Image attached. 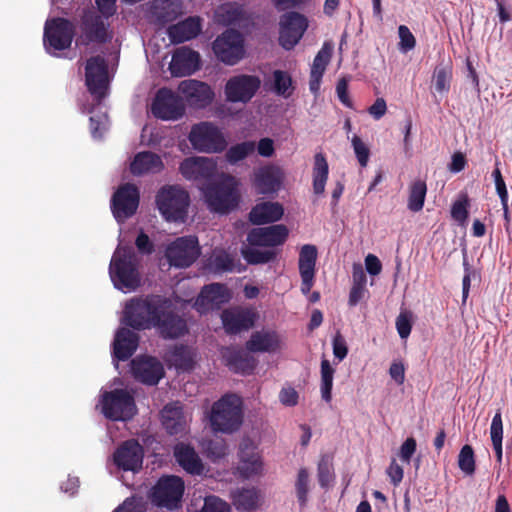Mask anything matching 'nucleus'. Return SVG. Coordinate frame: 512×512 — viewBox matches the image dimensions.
Here are the masks:
<instances>
[{
    "label": "nucleus",
    "mask_w": 512,
    "mask_h": 512,
    "mask_svg": "<svg viewBox=\"0 0 512 512\" xmlns=\"http://www.w3.org/2000/svg\"><path fill=\"white\" fill-rule=\"evenodd\" d=\"M239 182L232 175H224L203 188L204 200L211 212L228 214L240 201Z\"/></svg>",
    "instance_id": "f257e3e1"
},
{
    "label": "nucleus",
    "mask_w": 512,
    "mask_h": 512,
    "mask_svg": "<svg viewBox=\"0 0 512 512\" xmlns=\"http://www.w3.org/2000/svg\"><path fill=\"white\" fill-rule=\"evenodd\" d=\"M162 303H165V297L161 295L134 297L125 305L123 322L137 331L151 329L159 310L163 308Z\"/></svg>",
    "instance_id": "f03ea898"
},
{
    "label": "nucleus",
    "mask_w": 512,
    "mask_h": 512,
    "mask_svg": "<svg viewBox=\"0 0 512 512\" xmlns=\"http://www.w3.org/2000/svg\"><path fill=\"white\" fill-rule=\"evenodd\" d=\"M109 272L114 286L119 290L133 291L140 286L138 259L131 247H123L114 254Z\"/></svg>",
    "instance_id": "7ed1b4c3"
},
{
    "label": "nucleus",
    "mask_w": 512,
    "mask_h": 512,
    "mask_svg": "<svg viewBox=\"0 0 512 512\" xmlns=\"http://www.w3.org/2000/svg\"><path fill=\"white\" fill-rule=\"evenodd\" d=\"M242 422V402L237 395H225L213 404L210 423L214 431L233 433L240 428Z\"/></svg>",
    "instance_id": "20e7f679"
},
{
    "label": "nucleus",
    "mask_w": 512,
    "mask_h": 512,
    "mask_svg": "<svg viewBox=\"0 0 512 512\" xmlns=\"http://www.w3.org/2000/svg\"><path fill=\"white\" fill-rule=\"evenodd\" d=\"M157 208L168 222H184L190 205L189 193L178 185L163 186L156 194Z\"/></svg>",
    "instance_id": "39448f33"
},
{
    "label": "nucleus",
    "mask_w": 512,
    "mask_h": 512,
    "mask_svg": "<svg viewBox=\"0 0 512 512\" xmlns=\"http://www.w3.org/2000/svg\"><path fill=\"white\" fill-rule=\"evenodd\" d=\"M112 39L109 23L104 16L96 11L84 10L80 18L77 46L88 47L91 44L101 45Z\"/></svg>",
    "instance_id": "423d86ee"
},
{
    "label": "nucleus",
    "mask_w": 512,
    "mask_h": 512,
    "mask_svg": "<svg viewBox=\"0 0 512 512\" xmlns=\"http://www.w3.org/2000/svg\"><path fill=\"white\" fill-rule=\"evenodd\" d=\"M102 412L110 420H130L137 413L133 394L127 389L116 388L102 395Z\"/></svg>",
    "instance_id": "0eeeda50"
},
{
    "label": "nucleus",
    "mask_w": 512,
    "mask_h": 512,
    "mask_svg": "<svg viewBox=\"0 0 512 512\" xmlns=\"http://www.w3.org/2000/svg\"><path fill=\"white\" fill-rule=\"evenodd\" d=\"M184 489L185 485L182 478L175 475H164L158 479L151 489V502L160 508L176 509L181 503Z\"/></svg>",
    "instance_id": "6e6552de"
},
{
    "label": "nucleus",
    "mask_w": 512,
    "mask_h": 512,
    "mask_svg": "<svg viewBox=\"0 0 512 512\" xmlns=\"http://www.w3.org/2000/svg\"><path fill=\"white\" fill-rule=\"evenodd\" d=\"M192 147L205 153H219L227 146L226 139L220 129L211 122H200L191 127L188 135Z\"/></svg>",
    "instance_id": "1a4fd4ad"
},
{
    "label": "nucleus",
    "mask_w": 512,
    "mask_h": 512,
    "mask_svg": "<svg viewBox=\"0 0 512 512\" xmlns=\"http://www.w3.org/2000/svg\"><path fill=\"white\" fill-rule=\"evenodd\" d=\"M75 36L74 24L62 17L48 19L44 26L43 43L48 53L64 51L71 47Z\"/></svg>",
    "instance_id": "9d476101"
},
{
    "label": "nucleus",
    "mask_w": 512,
    "mask_h": 512,
    "mask_svg": "<svg viewBox=\"0 0 512 512\" xmlns=\"http://www.w3.org/2000/svg\"><path fill=\"white\" fill-rule=\"evenodd\" d=\"M212 49L221 62L235 65L244 57V38L240 32L228 29L215 39Z\"/></svg>",
    "instance_id": "9b49d317"
},
{
    "label": "nucleus",
    "mask_w": 512,
    "mask_h": 512,
    "mask_svg": "<svg viewBox=\"0 0 512 512\" xmlns=\"http://www.w3.org/2000/svg\"><path fill=\"white\" fill-rule=\"evenodd\" d=\"M201 249L196 236L178 237L166 249V257L171 266L190 267L200 256Z\"/></svg>",
    "instance_id": "f8f14e48"
},
{
    "label": "nucleus",
    "mask_w": 512,
    "mask_h": 512,
    "mask_svg": "<svg viewBox=\"0 0 512 512\" xmlns=\"http://www.w3.org/2000/svg\"><path fill=\"white\" fill-rule=\"evenodd\" d=\"M162 307L152 328H156L163 339H177L184 336L188 331L187 323L177 314L172 301L165 297Z\"/></svg>",
    "instance_id": "ddd939ff"
},
{
    "label": "nucleus",
    "mask_w": 512,
    "mask_h": 512,
    "mask_svg": "<svg viewBox=\"0 0 512 512\" xmlns=\"http://www.w3.org/2000/svg\"><path fill=\"white\" fill-rule=\"evenodd\" d=\"M308 28V19L299 12H286L279 21V44L286 50L293 49Z\"/></svg>",
    "instance_id": "4468645a"
},
{
    "label": "nucleus",
    "mask_w": 512,
    "mask_h": 512,
    "mask_svg": "<svg viewBox=\"0 0 512 512\" xmlns=\"http://www.w3.org/2000/svg\"><path fill=\"white\" fill-rule=\"evenodd\" d=\"M85 83L88 91L96 98L97 102H101L106 96L108 88V67L102 56H92L87 60Z\"/></svg>",
    "instance_id": "2eb2a0df"
},
{
    "label": "nucleus",
    "mask_w": 512,
    "mask_h": 512,
    "mask_svg": "<svg viewBox=\"0 0 512 512\" xmlns=\"http://www.w3.org/2000/svg\"><path fill=\"white\" fill-rule=\"evenodd\" d=\"M140 193L134 184L126 183L121 185L113 194L111 199V210L118 222L132 217L139 206Z\"/></svg>",
    "instance_id": "dca6fc26"
},
{
    "label": "nucleus",
    "mask_w": 512,
    "mask_h": 512,
    "mask_svg": "<svg viewBox=\"0 0 512 512\" xmlns=\"http://www.w3.org/2000/svg\"><path fill=\"white\" fill-rule=\"evenodd\" d=\"M151 112L157 119L178 120L185 113V105L183 99L172 90L161 88L152 102Z\"/></svg>",
    "instance_id": "f3484780"
},
{
    "label": "nucleus",
    "mask_w": 512,
    "mask_h": 512,
    "mask_svg": "<svg viewBox=\"0 0 512 512\" xmlns=\"http://www.w3.org/2000/svg\"><path fill=\"white\" fill-rule=\"evenodd\" d=\"M261 80L255 75H237L231 77L225 85V95L229 102L250 101L260 88Z\"/></svg>",
    "instance_id": "a211bd4d"
},
{
    "label": "nucleus",
    "mask_w": 512,
    "mask_h": 512,
    "mask_svg": "<svg viewBox=\"0 0 512 512\" xmlns=\"http://www.w3.org/2000/svg\"><path fill=\"white\" fill-rule=\"evenodd\" d=\"M130 365L134 379L146 385H157L165 375L162 363L155 357L137 356Z\"/></svg>",
    "instance_id": "6ab92c4d"
},
{
    "label": "nucleus",
    "mask_w": 512,
    "mask_h": 512,
    "mask_svg": "<svg viewBox=\"0 0 512 512\" xmlns=\"http://www.w3.org/2000/svg\"><path fill=\"white\" fill-rule=\"evenodd\" d=\"M144 449L136 439L124 441L114 452L115 465L123 471L138 472L142 468Z\"/></svg>",
    "instance_id": "aec40b11"
},
{
    "label": "nucleus",
    "mask_w": 512,
    "mask_h": 512,
    "mask_svg": "<svg viewBox=\"0 0 512 512\" xmlns=\"http://www.w3.org/2000/svg\"><path fill=\"white\" fill-rule=\"evenodd\" d=\"M239 464L238 472L245 478L260 475L263 471V461L258 452L257 446L249 439L241 441L238 451Z\"/></svg>",
    "instance_id": "412c9836"
},
{
    "label": "nucleus",
    "mask_w": 512,
    "mask_h": 512,
    "mask_svg": "<svg viewBox=\"0 0 512 512\" xmlns=\"http://www.w3.org/2000/svg\"><path fill=\"white\" fill-rule=\"evenodd\" d=\"M179 93L182 94L189 106L194 108L207 107L214 98V92L205 82L187 79L180 82Z\"/></svg>",
    "instance_id": "4be33fe9"
},
{
    "label": "nucleus",
    "mask_w": 512,
    "mask_h": 512,
    "mask_svg": "<svg viewBox=\"0 0 512 512\" xmlns=\"http://www.w3.org/2000/svg\"><path fill=\"white\" fill-rule=\"evenodd\" d=\"M216 163L213 159L202 156L185 158L179 166L181 175L189 181L208 180L216 173Z\"/></svg>",
    "instance_id": "5701e85b"
},
{
    "label": "nucleus",
    "mask_w": 512,
    "mask_h": 512,
    "mask_svg": "<svg viewBox=\"0 0 512 512\" xmlns=\"http://www.w3.org/2000/svg\"><path fill=\"white\" fill-rule=\"evenodd\" d=\"M317 248L312 244L301 247L298 259V268L301 277V292L309 294L315 283V266L317 261Z\"/></svg>",
    "instance_id": "b1692460"
},
{
    "label": "nucleus",
    "mask_w": 512,
    "mask_h": 512,
    "mask_svg": "<svg viewBox=\"0 0 512 512\" xmlns=\"http://www.w3.org/2000/svg\"><path fill=\"white\" fill-rule=\"evenodd\" d=\"M201 60L198 52L188 48L180 47L172 55L169 70L174 77L189 76L200 69Z\"/></svg>",
    "instance_id": "393cba45"
},
{
    "label": "nucleus",
    "mask_w": 512,
    "mask_h": 512,
    "mask_svg": "<svg viewBox=\"0 0 512 512\" xmlns=\"http://www.w3.org/2000/svg\"><path fill=\"white\" fill-rule=\"evenodd\" d=\"M288 233L287 227L283 224L253 228L247 234V241L252 246H278L286 241Z\"/></svg>",
    "instance_id": "a878e982"
},
{
    "label": "nucleus",
    "mask_w": 512,
    "mask_h": 512,
    "mask_svg": "<svg viewBox=\"0 0 512 512\" xmlns=\"http://www.w3.org/2000/svg\"><path fill=\"white\" fill-rule=\"evenodd\" d=\"M223 327L228 334H237L249 330L256 320V313L252 309H230L221 314Z\"/></svg>",
    "instance_id": "bb28decb"
},
{
    "label": "nucleus",
    "mask_w": 512,
    "mask_h": 512,
    "mask_svg": "<svg viewBox=\"0 0 512 512\" xmlns=\"http://www.w3.org/2000/svg\"><path fill=\"white\" fill-rule=\"evenodd\" d=\"M139 339V335L128 328L118 329L113 341V359L117 361L128 360L137 350Z\"/></svg>",
    "instance_id": "cd10ccee"
},
{
    "label": "nucleus",
    "mask_w": 512,
    "mask_h": 512,
    "mask_svg": "<svg viewBox=\"0 0 512 512\" xmlns=\"http://www.w3.org/2000/svg\"><path fill=\"white\" fill-rule=\"evenodd\" d=\"M173 454L176 462L187 473L191 475H201L203 473V462L191 445L178 443L174 447Z\"/></svg>",
    "instance_id": "c85d7f7f"
},
{
    "label": "nucleus",
    "mask_w": 512,
    "mask_h": 512,
    "mask_svg": "<svg viewBox=\"0 0 512 512\" xmlns=\"http://www.w3.org/2000/svg\"><path fill=\"white\" fill-rule=\"evenodd\" d=\"M201 30V19L196 16H190L183 21L169 26L167 33L172 43L179 44L196 38Z\"/></svg>",
    "instance_id": "c756f323"
},
{
    "label": "nucleus",
    "mask_w": 512,
    "mask_h": 512,
    "mask_svg": "<svg viewBox=\"0 0 512 512\" xmlns=\"http://www.w3.org/2000/svg\"><path fill=\"white\" fill-rule=\"evenodd\" d=\"M221 354L225 365L235 373L251 374L256 367L255 359L241 349L226 347Z\"/></svg>",
    "instance_id": "7c9ffc66"
},
{
    "label": "nucleus",
    "mask_w": 512,
    "mask_h": 512,
    "mask_svg": "<svg viewBox=\"0 0 512 512\" xmlns=\"http://www.w3.org/2000/svg\"><path fill=\"white\" fill-rule=\"evenodd\" d=\"M282 182L283 172L277 166H265L255 175V186L261 194H271L279 191Z\"/></svg>",
    "instance_id": "2f4dec72"
},
{
    "label": "nucleus",
    "mask_w": 512,
    "mask_h": 512,
    "mask_svg": "<svg viewBox=\"0 0 512 512\" xmlns=\"http://www.w3.org/2000/svg\"><path fill=\"white\" fill-rule=\"evenodd\" d=\"M164 169L161 157L151 151H142L134 156L130 164V171L135 176L149 173H159Z\"/></svg>",
    "instance_id": "473e14b6"
},
{
    "label": "nucleus",
    "mask_w": 512,
    "mask_h": 512,
    "mask_svg": "<svg viewBox=\"0 0 512 512\" xmlns=\"http://www.w3.org/2000/svg\"><path fill=\"white\" fill-rule=\"evenodd\" d=\"M162 424L170 435L182 434L186 429L183 407L178 403L168 404L161 411Z\"/></svg>",
    "instance_id": "72a5a7b5"
},
{
    "label": "nucleus",
    "mask_w": 512,
    "mask_h": 512,
    "mask_svg": "<svg viewBox=\"0 0 512 512\" xmlns=\"http://www.w3.org/2000/svg\"><path fill=\"white\" fill-rule=\"evenodd\" d=\"M284 214L283 206L278 202H261L249 213V221L254 225L276 222Z\"/></svg>",
    "instance_id": "f704fd0d"
},
{
    "label": "nucleus",
    "mask_w": 512,
    "mask_h": 512,
    "mask_svg": "<svg viewBox=\"0 0 512 512\" xmlns=\"http://www.w3.org/2000/svg\"><path fill=\"white\" fill-rule=\"evenodd\" d=\"M279 347L278 335L274 331H255L246 342L249 352H273Z\"/></svg>",
    "instance_id": "c9c22d12"
},
{
    "label": "nucleus",
    "mask_w": 512,
    "mask_h": 512,
    "mask_svg": "<svg viewBox=\"0 0 512 512\" xmlns=\"http://www.w3.org/2000/svg\"><path fill=\"white\" fill-rule=\"evenodd\" d=\"M167 362L178 370L190 371L194 368L193 354L186 345H174L166 353Z\"/></svg>",
    "instance_id": "e433bc0d"
},
{
    "label": "nucleus",
    "mask_w": 512,
    "mask_h": 512,
    "mask_svg": "<svg viewBox=\"0 0 512 512\" xmlns=\"http://www.w3.org/2000/svg\"><path fill=\"white\" fill-rule=\"evenodd\" d=\"M228 290L224 284L220 283H211L209 285H205L197 300L196 305L200 306H213L215 304L223 303L227 300Z\"/></svg>",
    "instance_id": "4c0bfd02"
},
{
    "label": "nucleus",
    "mask_w": 512,
    "mask_h": 512,
    "mask_svg": "<svg viewBox=\"0 0 512 512\" xmlns=\"http://www.w3.org/2000/svg\"><path fill=\"white\" fill-rule=\"evenodd\" d=\"M217 17L224 25H240L247 19V14L243 5L228 2L219 7Z\"/></svg>",
    "instance_id": "58836bf2"
},
{
    "label": "nucleus",
    "mask_w": 512,
    "mask_h": 512,
    "mask_svg": "<svg viewBox=\"0 0 512 512\" xmlns=\"http://www.w3.org/2000/svg\"><path fill=\"white\" fill-rule=\"evenodd\" d=\"M329 166L323 153H317L314 156V165L312 170L313 191L317 195H322L325 191V185L328 179Z\"/></svg>",
    "instance_id": "ea45409f"
},
{
    "label": "nucleus",
    "mask_w": 512,
    "mask_h": 512,
    "mask_svg": "<svg viewBox=\"0 0 512 512\" xmlns=\"http://www.w3.org/2000/svg\"><path fill=\"white\" fill-rule=\"evenodd\" d=\"M427 194V185L424 180H414L409 186V196L407 207L412 212H419L423 209L425 197Z\"/></svg>",
    "instance_id": "a19ab883"
},
{
    "label": "nucleus",
    "mask_w": 512,
    "mask_h": 512,
    "mask_svg": "<svg viewBox=\"0 0 512 512\" xmlns=\"http://www.w3.org/2000/svg\"><path fill=\"white\" fill-rule=\"evenodd\" d=\"M232 499L238 510L251 511L256 509L259 495L255 488H242L233 493Z\"/></svg>",
    "instance_id": "79ce46f5"
},
{
    "label": "nucleus",
    "mask_w": 512,
    "mask_h": 512,
    "mask_svg": "<svg viewBox=\"0 0 512 512\" xmlns=\"http://www.w3.org/2000/svg\"><path fill=\"white\" fill-rule=\"evenodd\" d=\"M321 397L322 399L330 403L332 400V387H333V377L335 373V369L331 366L329 360L322 359L321 360Z\"/></svg>",
    "instance_id": "37998d69"
},
{
    "label": "nucleus",
    "mask_w": 512,
    "mask_h": 512,
    "mask_svg": "<svg viewBox=\"0 0 512 512\" xmlns=\"http://www.w3.org/2000/svg\"><path fill=\"white\" fill-rule=\"evenodd\" d=\"M273 79V89L277 95L284 98H289L293 94L295 87L293 86L292 77L288 74V72L275 70L273 72Z\"/></svg>",
    "instance_id": "c03bdc74"
},
{
    "label": "nucleus",
    "mask_w": 512,
    "mask_h": 512,
    "mask_svg": "<svg viewBox=\"0 0 512 512\" xmlns=\"http://www.w3.org/2000/svg\"><path fill=\"white\" fill-rule=\"evenodd\" d=\"M452 80V68L450 66H437L433 73L434 89L439 94H447Z\"/></svg>",
    "instance_id": "a18cd8bd"
},
{
    "label": "nucleus",
    "mask_w": 512,
    "mask_h": 512,
    "mask_svg": "<svg viewBox=\"0 0 512 512\" xmlns=\"http://www.w3.org/2000/svg\"><path fill=\"white\" fill-rule=\"evenodd\" d=\"M256 148L255 142L244 141L231 146L226 152V160L230 164H236L237 162L245 159L247 156L252 154Z\"/></svg>",
    "instance_id": "49530a36"
},
{
    "label": "nucleus",
    "mask_w": 512,
    "mask_h": 512,
    "mask_svg": "<svg viewBox=\"0 0 512 512\" xmlns=\"http://www.w3.org/2000/svg\"><path fill=\"white\" fill-rule=\"evenodd\" d=\"M295 493L299 506L304 508L307 505L309 493V473L306 468H301L298 471L295 481Z\"/></svg>",
    "instance_id": "de8ad7c7"
},
{
    "label": "nucleus",
    "mask_w": 512,
    "mask_h": 512,
    "mask_svg": "<svg viewBox=\"0 0 512 512\" xmlns=\"http://www.w3.org/2000/svg\"><path fill=\"white\" fill-rule=\"evenodd\" d=\"M203 449L213 461L224 458L228 453L226 441L219 437L205 440L203 442Z\"/></svg>",
    "instance_id": "09e8293b"
},
{
    "label": "nucleus",
    "mask_w": 512,
    "mask_h": 512,
    "mask_svg": "<svg viewBox=\"0 0 512 512\" xmlns=\"http://www.w3.org/2000/svg\"><path fill=\"white\" fill-rule=\"evenodd\" d=\"M333 47L330 43L325 42L322 48L318 51L317 55L313 60L311 67V74L322 75L324 74L327 65L330 62L332 56Z\"/></svg>",
    "instance_id": "8fccbe9b"
},
{
    "label": "nucleus",
    "mask_w": 512,
    "mask_h": 512,
    "mask_svg": "<svg viewBox=\"0 0 512 512\" xmlns=\"http://www.w3.org/2000/svg\"><path fill=\"white\" fill-rule=\"evenodd\" d=\"M242 254L247 263L252 265L265 264L276 258V253L273 250L248 248L243 250Z\"/></svg>",
    "instance_id": "3c124183"
},
{
    "label": "nucleus",
    "mask_w": 512,
    "mask_h": 512,
    "mask_svg": "<svg viewBox=\"0 0 512 512\" xmlns=\"http://www.w3.org/2000/svg\"><path fill=\"white\" fill-rule=\"evenodd\" d=\"M458 466L461 471L467 475H472L475 472V455L474 450L470 445H464L458 456Z\"/></svg>",
    "instance_id": "603ef678"
},
{
    "label": "nucleus",
    "mask_w": 512,
    "mask_h": 512,
    "mask_svg": "<svg viewBox=\"0 0 512 512\" xmlns=\"http://www.w3.org/2000/svg\"><path fill=\"white\" fill-rule=\"evenodd\" d=\"M172 4L171 0H154L152 3V12L158 20L168 22L172 20L175 15Z\"/></svg>",
    "instance_id": "864d4df0"
},
{
    "label": "nucleus",
    "mask_w": 512,
    "mask_h": 512,
    "mask_svg": "<svg viewBox=\"0 0 512 512\" xmlns=\"http://www.w3.org/2000/svg\"><path fill=\"white\" fill-rule=\"evenodd\" d=\"M211 266L217 272L232 271L234 267V260L229 253L222 250L213 255L211 258Z\"/></svg>",
    "instance_id": "5fc2aeb1"
},
{
    "label": "nucleus",
    "mask_w": 512,
    "mask_h": 512,
    "mask_svg": "<svg viewBox=\"0 0 512 512\" xmlns=\"http://www.w3.org/2000/svg\"><path fill=\"white\" fill-rule=\"evenodd\" d=\"M351 142L360 166L366 167L370 156L369 147L357 135L353 136Z\"/></svg>",
    "instance_id": "6e6d98bb"
},
{
    "label": "nucleus",
    "mask_w": 512,
    "mask_h": 512,
    "mask_svg": "<svg viewBox=\"0 0 512 512\" xmlns=\"http://www.w3.org/2000/svg\"><path fill=\"white\" fill-rule=\"evenodd\" d=\"M398 35L400 38L399 49L402 52L412 50L416 45V39L406 25H400L398 28Z\"/></svg>",
    "instance_id": "4d7b16f0"
},
{
    "label": "nucleus",
    "mask_w": 512,
    "mask_h": 512,
    "mask_svg": "<svg viewBox=\"0 0 512 512\" xmlns=\"http://www.w3.org/2000/svg\"><path fill=\"white\" fill-rule=\"evenodd\" d=\"M396 329L402 339L408 338L412 330V317L411 313L404 311L401 312L396 318Z\"/></svg>",
    "instance_id": "13d9d810"
},
{
    "label": "nucleus",
    "mask_w": 512,
    "mask_h": 512,
    "mask_svg": "<svg viewBox=\"0 0 512 512\" xmlns=\"http://www.w3.org/2000/svg\"><path fill=\"white\" fill-rule=\"evenodd\" d=\"M468 205L469 202L467 196L462 200L454 202L451 207L452 218L460 224H463L468 218Z\"/></svg>",
    "instance_id": "bf43d9fd"
},
{
    "label": "nucleus",
    "mask_w": 512,
    "mask_h": 512,
    "mask_svg": "<svg viewBox=\"0 0 512 512\" xmlns=\"http://www.w3.org/2000/svg\"><path fill=\"white\" fill-rule=\"evenodd\" d=\"M201 512H230V506L217 496L205 499Z\"/></svg>",
    "instance_id": "052dcab7"
},
{
    "label": "nucleus",
    "mask_w": 512,
    "mask_h": 512,
    "mask_svg": "<svg viewBox=\"0 0 512 512\" xmlns=\"http://www.w3.org/2000/svg\"><path fill=\"white\" fill-rule=\"evenodd\" d=\"M349 78L342 77L336 85V93L339 101L348 108H353V102L348 94Z\"/></svg>",
    "instance_id": "680f3d73"
},
{
    "label": "nucleus",
    "mask_w": 512,
    "mask_h": 512,
    "mask_svg": "<svg viewBox=\"0 0 512 512\" xmlns=\"http://www.w3.org/2000/svg\"><path fill=\"white\" fill-rule=\"evenodd\" d=\"M490 436L492 443H502L503 440V422L501 412L498 410L491 422Z\"/></svg>",
    "instance_id": "e2e57ef3"
},
{
    "label": "nucleus",
    "mask_w": 512,
    "mask_h": 512,
    "mask_svg": "<svg viewBox=\"0 0 512 512\" xmlns=\"http://www.w3.org/2000/svg\"><path fill=\"white\" fill-rule=\"evenodd\" d=\"M332 347H333V354L335 358H337L339 361H342L348 354V347L346 340L344 337L340 334V332H337L335 336L333 337L332 341Z\"/></svg>",
    "instance_id": "0e129e2a"
},
{
    "label": "nucleus",
    "mask_w": 512,
    "mask_h": 512,
    "mask_svg": "<svg viewBox=\"0 0 512 512\" xmlns=\"http://www.w3.org/2000/svg\"><path fill=\"white\" fill-rule=\"evenodd\" d=\"M135 245L138 251L143 255H150L154 252L153 242L150 240L149 236L143 231H141L138 234L135 240Z\"/></svg>",
    "instance_id": "69168bd1"
},
{
    "label": "nucleus",
    "mask_w": 512,
    "mask_h": 512,
    "mask_svg": "<svg viewBox=\"0 0 512 512\" xmlns=\"http://www.w3.org/2000/svg\"><path fill=\"white\" fill-rule=\"evenodd\" d=\"M416 440L413 437L407 438L400 448V457L402 461L409 463L411 460V457L416 451Z\"/></svg>",
    "instance_id": "338daca9"
},
{
    "label": "nucleus",
    "mask_w": 512,
    "mask_h": 512,
    "mask_svg": "<svg viewBox=\"0 0 512 512\" xmlns=\"http://www.w3.org/2000/svg\"><path fill=\"white\" fill-rule=\"evenodd\" d=\"M298 398H299V395H298L297 391L292 387L283 388L279 394L280 402L285 406L292 407V406L297 405Z\"/></svg>",
    "instance_id": "774afa93"
}]
</instances>
